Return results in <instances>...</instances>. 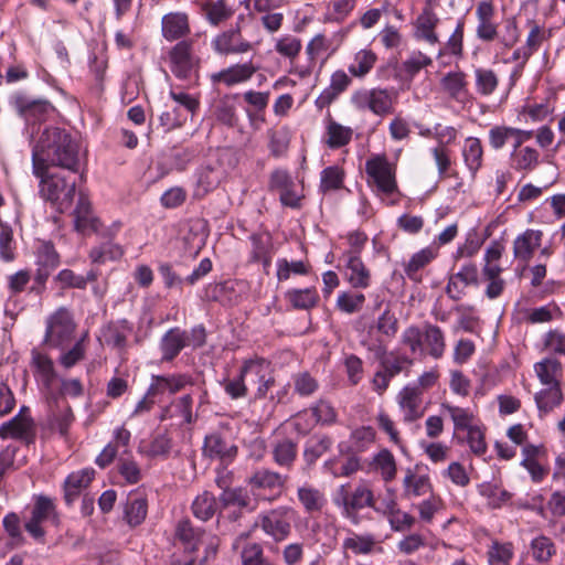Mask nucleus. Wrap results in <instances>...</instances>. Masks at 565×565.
<instances>
[{
  "mask_svg": "<svg viewBox=\"0 0 565 565\" xmlns=\"http://www.w3.org/2000/svg\"><path fill=\"white\" fill-rule=\"evenodd\" d=\"M297 498L308 514L321 513L327 504V499L319 489L305 484L297 489Z\"/></svg>",
  "mask_w": 565,
  "mask_h": 565,
  "instance_id": "obj_31",
  "label": "nucleus"
},
{
  "mask_svg": "<svg viewBox=\"0 0 565 565\" xmlns=\"http://www.w3.org/2000/svg\"><path fill=\"white\" fill-rule=\"evenodd\" d=\"M220 183V174L211 167H203L198 172L196 196H204L213 191Z\"/></svg>",
  "mask_w": 565,
  "mask_h": 565,
  "instance_id": "obj_60",
  "label": "nucleus"
},
{
  "mask_svg": "<svg viewBox=\"0 0 565 565\" xmlns=\"http://www.w3.org/2000/svg\"><path fill=\"white\" fill-rule=\"evenodd\" d=\"M423 391L418 386H405L398 394V405L404 413V422L412 423L424 415L422 408Z\"/></svg>",
  "mask_w": 565,
  "mask_h": 565,
  "instance_id": "obj_18",
  "label": "nucleus"
},
{
  "mask_svg": "<svg viewBox=\"0 0 565 565\" xmlns=\"http://www.w3.org/2000/svg\"><path fill=\"white\" fill-rule=\"evenodd\" d=\"M34 282L33 291L41 292L45 288V284L53 270L60 265V255L52 242L42 241L35 249Z\"/></svg>",
  "mask_w": 565,
  "mask_h": 565,
  "instance_id": "obj_9",
  "label": "nucleus"
},
{
  "mask_svg": "<svg viewBox=\"0 0 565 565\" xmlns=\"http://www.w3.org/2000/svg\"><path fill=\"white\" fill-rule=\"evenodd\" d=\"M270 370V362L264 358L245 360L241 367L242 375L245 379L253 381L254 383H257L259 379L264 377V375H267Z\"/></svg>",
  "mask_w": 565,
  "mask_h": 565,
  "instance_id": "obj_59",
  "label": "nucleus"
},
{
  "mask_svg": "<svg viewBox=\"0 0 565 565\" xmlns=\"http://www.w3.org/2000/svg\"><path fill=\"white\" fill-rule=\"evenodd\" d=\"M344 171L338 166L327 167L321 171L320 190L326 193L339 190L343 185Z\"/></svg>",
  "mask_w": 565,
  "mask_h": 565,
  "instance_id": "obj_61",
  "label": "nucleus"
},
{
  "mask_svg": "<svg viewBox=\"0 0 565 565\" xmlns=\"http://www.w3.org/2000/svg\"><path fill=\"white\" fill-rule=\"evenodd\" d=\"M250 241V262L263 263L265 271L271 264L273 258V238L268 233H254L249 237Z\"/></svg>",
  "mask_w": 565,
  "mask_h": 565,
  "instance_id": "obj_22",
  "label": "nucleus"
},
{
  "mask_svg": "<svg viewBox=\"0 0 565 565\" xmlns=\"http://www.w3.org/2000/svg\"><path fill=\"white\" fill-rule=\"evenodd\" d=\"M353 136L351 127L343 126L332 118H328L326 124L324 143L330 149H338L347 146Z\"/></svg>",
  "mask_w": 565,
  "mask_h": 565,
  "instance_id": "obj_34",
  "label": "nucleus"
},
{
  "mask_svg": "<svg viewBox=\"0 0 565 565\" xmlns=\"http://www.w3.org/2000/svg\"><path fill=\"white\" fill-rule=\"evenodd\" d=\"M423 344L430 356L434 359H440L446 350V341L443 330L435 324H424Z\"/></svg>",
  "mask_w": 565,
  "mask_h": 565,
  "instance_id": "obj_37",
  "label": "nucleus"
},
{
  "mask_svg": "<svg viewBox=\"0 0 565 565\" xmlns=\"http://www.w3.org/2000/svg\"><path fill=\"white\" fill-rule=\"evenodd\" d=\"M333 502L342 508V515L353 524H359L358 512L364 508H374V495L366 483H360L350 492L348 484H342L337 491Z\"/></svg>",
  "mask_w": 565,
  "mask_h": 565,
  "instance_id": "obj_5",
  "label": "nucleus"
},
{
  "mask_svg": "<svg viewBox=\"0 0 565 565\" xmlns=\"http://www.w3.org/2000/svg\"><path fill=\"white\" fill-rule=\"evenodd\" d=\"M40 179V194L49 201L60 213L71 209L75 192L76 180L70 179L61 173H50L45 170L42 175H35Z\"/></svg>",
  "mask_w": 565,
  "mask_h": 565,
  "instance_id": "obj_2",
  "label": "nucleus"
},
{
  "mask_svg": "<svg viewBox=\"0 0 565 565\" xmlns=\"http://www.w3.org/2000/svg\"><path fill=\"white\" fill-rule=\"evenodd\" d=\"M86 340L87 333L78 339L70 350L62 352L58 363L64 369L70 370L85 359L87 351Z\"/></svg>",
  "mask_w": 565,
  "mask_h": 565,
  "instance_id": "obj_56",
  "label": "nucleus"
},
{
  "mask_svg": "<svg viewBox=\"0 0 565 565\" xmlns=\"http://www.w3.org/2000/svg\"><path fill=\"white\" fill-rule=\"evenodd\" d=\"M188 384H191V379L184 374L178 375H153L152 382L148 388L149 396H158L164 393L171 395L183 390Z\"/></svg>",
  "mask_w": 565,
  "mask_h": 565,
  "instance_id": "obj_23",
  "label": "nucleus"
},
{
  "mask_svg": "<svg viewBox=\"0 0 565 565\" xmlns=\"http://www.w3.org/2000/svg\"><path fill=\"white\" fill-rule=\"evenodd\" d=\"M217 503L213 493L204 491L198 495L192 503V512L195 518L207 521L216 512Z\"/></svg>",
  "mask_w": 565,
  "mask_h": 565,
  "instance_id": "obj_53",
  "label": "nucleus"
},
{
  "mask_svg": "<svg viewBox=\"0 0 565 565\" xmlns=\"http://www.w3.org/2000/svg\"><path fill=\"white\" fill-rule=\"evenodd\" d=\"M73 215L75 230L81 234L89 235L98 230L99 222L92 213L89 200L82 192Z\"/></svg>",
  "mask_w": 565,
  "mask_h": 565,
  "instance_id": "obj_20",
  "label": "nucleus"
},
{
  "mask_svg": "<svg viewBox=\"0 0 565 565\" xmlns=\"http://www.w3.org/2000/svg\"><path fill=\"white\" fill-rule=\"evenodd\" d=\"M331 437L327 435L315 436L309 439L303 450V458L306 462L313 465L323 454H326L332 446Z\"/></svg>",
  "mask_w": 565,
  "mask_h": 565,
  "instance_id": "obj_50",
  "label": "nucleus"
},
{
  "mask_svg": "<svg viewBox=\"0 0 565 565\" xmlns=\"http://www.w3.org/2000/svg\"><path fill=\"white\" fill-rule=\"evenodd\" d=\"M202 10L206 20L212 25H218L227 21L234 13L224 0H206L202 6Z\"/></svg>",
  "mask_w": 565,
  "mask_h": 565,
  "instance_id": "obj_44",
  "label": "nucleus"
},
{
  "mask_svg": "<svg viewBox=\"0 0 565 565\" xmlns=\"http://www.w3.org/2000/svg\"><path fill=\"white\" fill-rule=\"evenodd\" d=\"M543 232L540 230L527 228L518 235L513 241V256L516 260L527 264L534 252L541 246Z\"/></svg>",
  "mask_w": 565,
  "mask_h": 565,
  "instance_id": "obj_17",
  "label": "nucleus"
},
{
  "mask_svg": "<svg viewBox=\"0 0 565 565\" xmlns=\"http://www.w3.org/2000/svg\"><path fill=\"white\" fill-rule=\"evenodd\" d=\"M33 431L34 423L31 417L14 416L0 426V438L28 439Z\"/></svg>",
  "mask_w": 565,
  "mask_h": 565,
  "instance_id": "obj_29",
  "label": "nucleus"
},
{
  "mask_svg": "<svg viewBox=\"0 0 565 565\" xmlns=\"http://www.w3.org/2000/svg\"><path fill=\"white\" fill-rule=\"evenodd\" d=\"M534 371L542 385H561L559 379L563 375L562 363L554 358H546L534 364Z\"/></svg>",
  "mask_w": 565,
  "mask_h": 565,
  "instance_id": "obj_33",
  "label": "nucleus"
},
{
  "mask_svg": "<svg viewBox=\"0 0 565 565\" xmlns=\"http://www.w3.org/2000/svg\"><path fill=\"white\" fill-rule=\"evenodd\" d=\"M286 298L295 309L310 310L318 305L319 295L316 288L291 289Z\"/></svg>",
  "mask_w": 565,
  "mask_h": 565,
  "instance_id": "obj_46",
  "label": "nucleus"
},
{
  "mask_svg": "<svg viewBox=\"0 0 565 565\" xmlns=\"http://www.w3.org/2000/svg\"><path fill=\"white\" fill-rule=\"evenodd\" d=\"M75 327L70 310L58 308L47 318L44 343L51 348H63L72 340Z\"/></svg>",
  "mask_w": 565,
  "mask_h": 565,
  "instance_id": "obj_6",
  "label": "nucleus"
},
{
  "mask_svg": "<svg viewBox=\"0 0 565 565\" xmlns=\"http://www.w3.org/2000/svg\"><path fill=\"white\" fill-rule=\"evenodd\" d=\"M376 62V55L369 50L359 51L353 62L349 65V72L352 76L362 78L373 68Z\"/></svg>",
  "mask_w": 565,
  "mask_h": 565,
  "instance_id": "obj_57",
  "label": "nucleus"
},
{
  "mask_svg": "<svg viewBox=\"0 0 565 565\" xmlns=\"http://www.w3.org/2000/svg\"><path fill=\"white\" fill-rule=\"evenodd\" d=\"M477 92L482 96L493 94L499 85V77L491 68L478 67L475 70Z\"/></svg>",
  "mask_w": 565,
  "mask_h": 565,
  "instance_id": "obj_55",
  "label": "nucleus"
},
{
  "mask_svg": "<svg viewBox=\"0 0 565 565\" xmlns=\"http://www.w3.org/2000/svg\"><path fill=\"white\" fill-rule=\"evenodd\" d=\"M259 66L252 61L243 64H235L220 72L211 74L210 78L213 84L223 83L226 86H234L245 83L258 71Z\"/></svg>",
  "mask_w": 565,
  "mask_h": 565,
  "instance_id": "obj_14",
  "label": "nucleus"
},
{
  "mask_svg": "<svg viewBox=\"0 0 565 565\" xmlns=\"http://www.w3.org/2000/svg\"><path fill=\"white\" fill-rule=\"evenodd\" d=\"M243 565H274L264 556L263 547L259 543H248L242 550Z\"/></svg>",
  "mask_w": 565,
  "mask_h": 565,
  "instance_id": "obj_64",
  "label": "nucleus"
},
{
  "mask_svg": "<svg viewBox=\"0 0 565 565\" xmlns=\"http://www.w3.org/2000/svg\"><path fill=\"white\" fill-rule=\"evenodd\" d=\"M374 466L375 469L381 472V476L385 481H391L395 478L396 462L393 454L390 450H381L374 457Z\"/></svg>",
  "mask_w": 565,
  "mask_h": 565,
  "instance_id": "obj_63",
  "label": "nucleus"
},
{
  "mask_svg": "<svg viewBox=\"0 0 565 565\" xmlns=\"http://www.w3.org/2000/svg\"><path fill=\"white\" fill-rule=\"evenodd\" d=\"M147 513V499L138 493L129 494L124 508L126 522L132 527L140 525L145 521Z\"/></svg>",
  "mask_w": 565,
  "mask_h": 565,
  "instance_id": "obj_36",
  "label": "nucleus"
},
{
  "mask_svg": "<svg viewBox=\"0 0 565 565\" xmlns=\"http://www.w3.org/2000/svg\"><path fill=\"white\" fill-rule=\"evenodd\" d=\"M214 51L222 55L242 54L252 49V44L242 38L238 29H231L216 35L212 41Z\"/></svg>",
  "mask_w": 565,
  "mask_h": 565,
  "instance_id": "obj_15",
  "label": "nucleus"
},
{
  "mask_svg": "<svg viewBox=\"0 0 565 565\" xmlns=\"http://www.w3.org/2000/svg\"><path fill=\"white\" fill-rule=\"evenodd\" d=\"M512 168L516 171H533L540 162V153L531 147L513 149L511 153Z\"/></svg>",
  "mask_w": 565,
  "mask_h": 565,
  "instance_id": "obj_42",
  "label": "nucleus"
},
{
  "mask_svg": "<svg viewBox=\"0 0 565 565\" xmlns=\"http://www.w3.org/2000/svg\"><path fill=\"white\" fill-rule=\"evenodd\" d=\"M94 476L95 471L92 468H85L67 476L63 486L64 500L67 505L74 503L81 491L89 486Z\"/></svg>",
  "mask_w": 565,
  "mask_h": 565,
  "instance_id": "obj_21",
  "label": "nucleus"
},
{
  "mask_svg": "<svg viewBox=\"0 0 565 565\" xmlns=\"http://www.w3.org/2000/svg\"><path fill=\"white\" fill-rule=\"evenodd\" d=\"M12 104L18 115L26 124L32 125L45 121L55 110L54 106L46 99H30L23 95H15Z\"/></svg>",
  "mask_w": 565,
  "mask_h": 565,
  "instance_id": "obj_10",
  "label": "nucleus"
},
{
  "mask_svg": "<svg viewBox=\"0 0 565 565\" xmlns=\"http://www.w3.org/2000/svg\"><path fill=\"white\" fill-rule=\"evenodd\" d=\"M477 38L484 42H492L498 38V24L495 18V7L492 0H483L477 4Z\"/></svg>",
  "mask_w": 565,
  "mask_h": 565,
  "instance_id": "obj_13",
  "label": "nucleus"
},
{
  "mask_svg": "<svg viewBox=\"0 0 565 565\" xmlns=\"http://www.w3.org/2000/svg\"><path fill=\"white\" fill-rule=\"evenodd\" d=\"M204 531L199 527H194L190 520L183 519L179 521L175 529V536L184 544L190 551L198 550Z\"/></svg>",
  "mask_w": 565,
  "mask_h": 565,
  "instance_id": "obj_43",
  "label": "nucleus"
},
{
  "mask_svg": "<svg viewBox=\"0 0 565 565\" xmlns=\"http://www.w3.org/2000/svg\"><path fill=\"white\" fill-rule=\"evenodd\" d=\"M365 172L369 182H372L380 192L392 194L397 190L396 167L385 154H374L369 158L365 162Z\"/></svg>",
  "mask_w": 565,
  "mask_h": 565,
  "instance_id": "obj_7",
  "label": "nucleus"
},
{
  "mask_svg": "<svg viewBox=\"0 0 565 565\" xmlns=\"http://www.w3.org/2000/svg\"><path fill=\"white\" fill-rule=\"evenodd\" d=\"M297 512L289 505H279L257 515L253 527L262 531L276 543L285 541L291 533V523Z\"/></svg>",
  "mask_w": 565,
  "mask_h": 565,
  "instance_id": "obj_4",
  "label": "nucleus"
},
{
  "mask_svg": "<svg viewBox=\"0 0 565 565\" xmlns=\"http://www.w3.org/2000/svg\"><path fill=\"white\" fill-rule=\"evenodd\" d=\"M375 440V430L371 426L355 428L350 435L351 450L362 452Z\"/></svg>",
  "mask_w": 565,
  "mask_h": 565,
  "instance_id": "obj_62",
  "label": "nucleus"
},
{
  "mask_svg": "<svg viewBox=\"0 0 565 565\" xmlns=\"http://www.w3.org/2000/svg\"><path fill=\"white\" fill-rule=\"evenodd\" d=\"M376 545L373 534H358L351 532L348 537L343 540L342 548L351 551L354 555L371 554Z\"/></svg>",
  "mask_w": 565,
  "mask_h": 565,
  "instance_id": "obj_41",
  "label": "nucleus"
},
{
  "mask_svg": "<svg viewBox=\"0 0 565 565\" xmlns=\"http://www.w3.org/2000/svg\"><path fill=\"white\" fill-rule=\"evenodd\" d=\"M203 455L223 463L231 462L237 455V447L226 441L220 434L213 433L204 438Z\"/></svg>",
  "mask_w": 565,
  "mask_h": 565,
  "instance_id": "obj_16",
  "label": "nucleus"
},
{
  "mask_svg": "<svg viewBox=\"0 0 565 565\" xmlns=\"http://www.w3.org/2000/svg\"><path fill=\"white\" fill-rule=\"evenodd\" d=\"M479 493L488 499L489 505L494 509L501 508L510 501L512 494L499 487L497 483L483 482L479 486Z\"/></svg>",
  "mask_w": 565,
  "mask_h": 565,
  "instance_id": "obj_58",
  "label": "nucleus"
},
{
  "mask_svg": "<svg viewBox=\"0 0 565 565\" xmlns=\"http://www.w3.org/2000/svg\"><path fill=\"white\" fill-rule=\"evenodd\" d=\"M131 332L132 326L127 320H119L108 323L103 329V337L107 345L122 350Z\"/></svg>",
  "mask_w": 565,
  "mask_h": 565,
  "instance_id": "obj_35",
  "label": "nucleus"
},
{
  "mask_svg": "<svg viewBox=\"0 0 565 565\" xmlns=\"http://www.w3.org/2000/svg\"><path fill=\"white\" fill-rule=\"evenodd\" d=\"M97 270L90 269L86 276L77 275L72 269H62L54 278L62 289H86L88 282L97 280Z\"/></svg>",
  "mask_w": 565,
  "mask_h": 565,
  "instance_id": "obj_38",
  "label": "nucleus"
},
{
  "mask_svg": "<svg viewBox=\"0 0 565 565\" xmlns=\"http://www.w3.org/2000/svg\"><path fill=\"white\" fill-rule=\"evenodd\" d=\"M74 420L75 416L72 407L67 403L60 405L58 401L55 399V405L51 406L47 416L49 427L65 437Z\"/></svg>",
  "mask_w": 565,
  "mask_h": 565,
  "instance_id": "obj_27",
  "label": "nucleus"
},
{
  "mask_svg": "<svg viewBox=\"0 0 565 565\" xmlns=\"http://www.w3.org/2000/svg\"><path fill=\"white\" fill-rule=\"evenodd\" d=\"M270 455L280 468L291 469L298 455V444L291 438L284 437L273 441Z\"/></svg>",
  "mask_w": 565,
  "mask_h": 565,
  "instance_id": "obj_24",
  "label": "nucleus"
},
{
  "mask_svg": "<svg viewBox=\"0 0 565 565\" xmlns=\"http://www.w3.org/2000/svg\"><path fill=\"white\" fill-rule=\"evenodd\" d=\"M345 263L347 280L353 288L365 289L371 284V273L360 256L342 257Z\"/></svg>",
  "mask_w": 565,
  "mask_h": 565,
  "instance_id": "obj_28",
  "label": "nucleus"
},
{
  "mask_svg": "<svg viewBox=\"0 0 565 565\" xmlns=\"http://www.w3.org/2000/svg\"><path fill=\"white\" fill-rule=\"evenodd\" d=\"M441 86L451 98L460 100L467 93L466 75L462 72H449L443 77Z\"/></svg>",
  "mask_w": 565,
  "mask_h": 565,
  "instance_id": "obj_54",
  "label": "nucleus"
},
{
  "mask_svg": "<svg viewBox=\"0 0 565 565\" xmlns=\"http://www.w3.org/2000/svg\"><path fill=\"white\" fill-rule=\"evenodd\" d=\"M397 92L394 88H360L352 93L351 105L360 111H371L376 116H386L394 113Z\"/></svg>",
  "mask_w": 565,
  "mask_h": 565,
  "instance_id": "obj_3",
  "label": "nucleus"
},
{
  "mask_svg": "<svg viewBox=\"0 0 565 565\" xmlns=\"http://www.w3.org/2000/svg\"><path fill=\"white\" fill-rule=\"evenodd\" d=\"M82 166L81 143L68 130L46 127L32 150V170L42 175L51 167L78 173Z\"/></svg>",
  "mask_w": 565,
  "mask_h": 565,
  "instance_id": "obj_1",
  "label": "nucleus"
},
{
  "mask_svg": "<svg viewBox=\"0 0 565 565\" xmlns=\"http://www.w3.org/2000/svg\"><path fill=\"white\" fill-rule=\"evenodd\" d=\"M439 18L430 7H425L423 12L417 17L415 22V36L424 40L430 45L438 43V35L435 32Z\"/></svg>",
  "mask_w": 565,
  "mask_h": 565,
  "instance_id": "obj_26",
  "label": "nucleus"
},
{
  "mask_svg": "<svg viewBox=\"0 0 565 565\" xmlns=\"http://www.w3.org/2000/svg\"><path fill=\"white\" fill-rule=\"evenodd\" d=\"M32 364L36 369L41 381L45 387H51L56 377L52 359L36 350L32 351Z\"/></svg>",
  "mask_w": 565,
  "mask_h": 565,
  "instance_id": "obj_52",
  "label": "nucleus"
},
{
  "mask_svg": "<svg viewBox=\"0 0 565 565\" xmlns=\"http://www.w3.org/2000/svg\"><path fill=\"white\" fill-rule=\"evenodd\" d=\"M220 501L225 508L234 505L250 512L256 510V503L253 502L247 491L242 488L225 489L220 497Z\"/></svg>",
  "mask_w": 565,
  "mask_h": 565,
  "instance_id": "obj_45",
  "label": "nucleus"
},
{
  "mask_svg": "<svg viewBox=\"0 0 565 565\" xmlns=\"http://www.w3.org/2000/svg\"><path fill=\"white\" fill-rule=\"evenodd\" d=\"M171 72L181 79L190 77L194 67L193 41L181 40L169 52Z\"/></svg>",
  "mask_w": 565,
  "mask_h": 565,
  "instance_id": "obj_11",
  "label": "nucleus"
},
{
  "mask_svg": "<svg viewBox=\"0 0 565 565\" xmlns=\"http://www.w3.org/2000/svg\"><path fill=\"white\" fill-rule=\"evenodd\" d=\"M556 552L557 548L553 540L543 534L535 536L530 543L531 556L539 564L548 563Z\"/></svg>",
  "mask_w": 565,
  "mask_h": 565,
  "instance_id": "obj_40",
  "label": "nucleus"
},
{
  "mask_svg": "<svg viewBox=\"0 0 565 565\" xmlns=\"http://www.w3.org/2000/svg\"><path fill=\"white\" fill-rule=\"evenodd\" d=\"M190 31L189 15L185 12H169L161 19V33L167 41L180 40Z\"/></svg>",
  "mask_w": 565,
  "mask_h": 565,
  "instance_id": "obj_19",
  "label": "nucleus"
},
{
  "mask_svg": "<svg viewBox=\"0 0 565 565\" xmlns=\"http://www.w3.org/2000/svg\"><path fill=\"white\" fill-rule=\"evenodd\" d=\"M404 495L407 498L423 497L433 493V484L427 475L415 473L412 469H407L403 479Z\"/></svg>",
  "mask_w": 565,
  "mask_h": 565,
  "instance_id": "obj_32",
  "label": "nucleus"
},
{
  "mask_svg": "<svg viewBox=\"0 0 565 565\" xmlns=\"http://www.w3.org/2000/svg\"><path fill=\"white\" fill-rule=\"evenodd\" d=\"M441 411L446 412L454 422L455 430H468L475 426V414L470 408H463L449 403L441 404Z\"/></svg>",
  "mask_w": 565,
  "mask_h": 565,
  "instance_id": "obj_47",
  "label": "nucleus"
},
{
  "mask_svg": "<svg viewBox=\"0 0 565 565\" xmlns=\"http://www.w3.org/2000/svg\"><path fill=\"white\" fill-rule=\"evenodd\" d=\"M119 475L130 484L141 480V469L138 462L132 458L130 451L124 449L117 461Z\"/></svg>",
  "mask_w": 565,
  "mask_h": 565,
  "instance_id": "obj_49",
  "label": "nucleus"
},
{
  "mask_svg": "<svg viewBox=\"0 0 565 565\" xmlns=\"http://www.w3.org/2000/svg\"><path fill=\"white\" fill-rule=\"evenodd\" d=\"M51 521L53 524L58 523V513L54 500L50 497L40 494L34 498V504L29 521L24 524L26 532L35 540L42 541L45 531L42 523Z\"/></svg>",
  "mask_w": 565,
  "mask_h": 565,
  "instance_id": "obj_8",
  "label": "nucleus"
},
{
  "mask_svg": "<svg viewBox=\"0 0 565 565\" xmlns=\"http://www.w3.org/2000/svg\"><path fill=\"white\" fill-rule=\"evenodd\" d=\"M462 157L466 167L475 175L482 166L483 147L481 140L468 137L462 147Z\"/></svg>",
  "mask_w": 565,
  "mask_h": 565,
  "instance_id": "obj_39",
  "label": "nucleus"
},
{
  "mask_svg": "<svg viewBox=\"0 0 565 565\" xmlns=\"http://www.w3.org/2000/svg\"><path fill=\"white\" fill-rule=\"evenodd\" d=\"M188 347L186 331L179 328L168 330L161 339L162 360H173L182 349Z\"/></svg>",
  "mask_w": 565,
  "mask_h": 565,
  "instance_id": "obj_30",
  "label": "nucleus"
},
{
  "mask_svg": "<svg viewBox=\"0 0 565 565\" xmlns=\"http://www.w3.org/2000/svg\"><path fill=\"white\" fill-rule=\"evenodd\" d=\"M436 255V252L430 247L423 248L415 253L404 266L407 277L412 280H418V271L435 259Z\"/></svg>",
  "mask_w": 565,
  "mask_h": 565,
  "instance_id": "obj_51",
  "label": "nucleus"
},
{
  "mask_svg": "<svg viewBox=\"0 0 565 565\" xmlns=\"http://www.w3.org/2000/svg\"><path fill=\"white\" fill-rule=\"evenodd\" d=\"M478 277L479 273L476 264H463L458 273L449 276L446 286L447 296L455 301L460 300L465 296L467 287L478 285Z\"/></svg>",
  "mask_w": 565,
  "mask_h": 565,
  "instance_id": "obj_12",
  "label": "nucleus"
},
{
  "mask_svg": "<svg viewBox=\"0 0 565 565\" xmlns=\"http://www.w3.org/2000/svg\"><path fill=\"white\" fill-rule=\"evenodd\" d=\"M539 411L543 414L550 413L554 407L563 402L561 385L546 386L534 396Z\"/></svg>",
  "mask_w": 565,
  "mask_h": 565,
  "instance_id": "obj_48",
  "label": "nucleus"
},
{
  "mask_svg": "<svg viewBox=\"0 0 565 565\" xmlns=\"http://www.w3.org/2000/svg\"><path fill=\"white\" fill-rule=\"evenodd\" d=\"M286 477L266 468L257 469L248 478V484L253 491H275L278 493L285 487Z\"/></svg>",
  "mask_w": 565,
  "mask_h": 565,
  "instance_id": "obj_25",
  "label": "nucleus"
}]
</instances>
